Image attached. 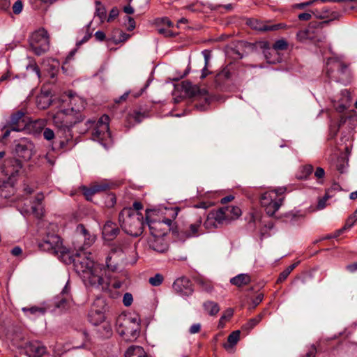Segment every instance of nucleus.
<instances>
[{"label":"nucleus","instance_id":"obj_1","mask_svg":"<svg viewBox=\"0 0 357 357\" xmlns=\"http://www.w3.org/2000/svg\"><path fill=\"white\" fill-rule=\"evenodd\" d=\"M84 108V101L78 97L68 96L62 100V105L56 112H50L54 125L58 128L56 142L52 144V151H68L77 144L72 127L83 120L81 111Z\"/></svg>","mask_w":357,"mask_h":357},{"label":"nucleus","instance_id":"obj_2","mask_svg":"<svg viewBox=\"0 0 357 357\" xmlns=\"http://www.w3.org/2000/svg\"><path fill=\"white\" fill-rule=\"evenodd\" d=\"M75 271L82 278L86 286L96 287L101 289L109 288V282L103 278V269L95 263L90 252L77 251L71 256Z\"/></svg>","mask_w":357,"mask_h":357},{"label":"nucleus","instance_id":"obj_3","mask_svg":"<svg viewBox=\"0 0 357 357\" xmlns=\"http://www.w3.org/2000/svg\"><path fill=\"white\" fill-rule=\"evenodd\" d=\"M178 211L179 208L178 207L165 208L160 211L147 209L146 211V219L151 236H153V231H164L160 228L162 223L171 226L172 221L178 215Z\"/></svg>","mask_w":357,"mask_h":357},{"label":"nucleus","instance_id":"obj_4","mask_svg":"<svg viewBox=\"0 0 357 357\" xmlns=\"http://www.w3.org/2000/svg\"><path fill=\"white\" fill-rule=\"evenodd\" d=\"M143 215L141 213L132 210L131 208H123L119 215L122 229L130 236H139L144 229Z\"/></svg>","mask_w":357,"mask_h":357},{"label":"nucleus","instance_id":"obj_5","mask_svg":"<svg viewBox=\"0 0 357 357\" xmlns=\"http://www.w3.org/2000/svg\"><path fill=\"white\" fill-rule=\"evenodd\" d=\"M22 168V164L20 160L6 159L0 171V189L13 188L17 181Z\"/></svg>","mask_w":357,"mask_h":357},{"label":"nucleus","instance_id":"obj_6","mask_svg":"<svg viewBox=\"0 0 357 357\" xmlns=\"http://www.w3.org/2000/svg\"><path fill=\"white\" fill-rule=\"evenodd\" d=\"M284 192V188H278L266 191L261 195V206L264 208L267 215L272 216L280 208L284 199L282 196Z\"/></svg>","mask_w":357,"mask_h":357},{"label":"nucleus","instance_id":"obj_7","mask_svg":"<svg viewBox=\"0 0 357 357\" xmlns=\"http://www.w3.org/2000/svg\"><path fill=\"white\" fill-rule=\"evenodd\" d=\"M140 317L138 314L133 317H124L119 319L118 333L127 341H132L137 337L140 332Z\"/></svg>","mask_w":357,"mask_h":357},{"label":"nucleus","instance_id":"obj_8","mask_svg":"<svg viewBox=\"0 0 357 357\" xmlns=\"http://www.w3.org/2000/svg\"><path fill=\"white\" fill-rule=\"evenodd\" d=\"M326 73L331 80L344 82L349 75V65L338 58H329L326 62Z\"/></svg>","mask_w":357,"mask_h":357},{"label":"nucleus","instance_id":"obj_9","mask_svg":"<svg viewBox=\"0 0 357 357\" xmlns=\"http://www.w3.org/2000/svg\"><path fill=\"white\" fill-rule=\"evenodd\" d=\"M29 44L36 55H41L49 50L50 36L44 29H39L31 33L29 37Z\"/></svg>","mask_w":357,"mask_h":357},{"label":"nucleus","instance_id":"obj_10","mask_svg":"<svg viewBox=\"0 0 357 357\" xmlns=\"http://www.w3.org/2000/svg\"><path fill=\"white\" fill-rule=\"evenodd\" d=\"M40 250L50 253L64 255L67 249L63 245L60 236L55 234H47L38 243Z\"/></svg>","mask_w":357,"mask_h":357},{"label":"nucleus","instance_id":"obj_11","mask_svg":"<svg viewBox=\"0 0 357 357\" xmlns=\"http://www.w3.org/2000/svg\"><path fill=\"white\" fill-rule=\"evenodd\" d=\"M109 117L104 114L96 123V126L92 131V137L94 140L100 142L105 144L111 137V133L109 128Z\"/></svg>","mask_w":357,"mask_h":357},{"label":"nucleus","instance_id":"obj_12","mask_svg":"<svg viewBox=\"0 0 357 357\" xmlns=\"http://www.w3.org/2000/svg\"><path fill=\"white\" fill-rule=\"evenodd\" d=\"M45 126L46 122L45 120L38 119L26 123L25 130L34 135L39 134L43 130V135L44 139L50 142L52 144L53 142H56V135L52 129L45 128Z\"/></svg>","mask_w":357,"mask_h":357},{"label":"nucleus","instance_id":"obj_13","mask_svg":"<svg viewBox=\"0 0 357 357\" xmlns=\"http://www.w3.org/2000/svg\"><path fill=\"white\" fill-rule=\"evenodd\" d=\"M202 220L198 217L194 222L187 223L179 229L178 235L180 239L185 240L187 238L197 237L203 232L201 230Z\"/></svg>","mask_w":357,"mask_h":357},{"label":"nucleus","instance_id":"obj_14","mask_svg":"<svg viewBox=\"0 0 357 357\" xmlns=\"http://www.w3.org/2000/svg\"><path fill=\"white\" fill-rule=\"evenodd\" d=\"M89 321L93 325H98L105 320V302L97 298L93 303L88 314Z\"/></svg>","mask_w":357,"mask_h":357},{"label":"nucleus","instance_id":"obj_15","mask_svg":"<svg viewBox=\"0 0 357 357\" xmlns=\"http://www.w3.org/2000/svg\"><path fill=\"white\" fill-rule=\"evenodd\" d=\"M173 289L181 296H188L193 292L192 282L186 277L176 279L173 283Z\"/></svg>","mask_w":357,"mask_h":357},{"label":"nucleus","instance_id":"obj_16","mask_svg":"<svg viewBox=\"0 0 357 357\" xmlns=\"http://www.w3.org/2000/svg\"><path fill=\"white\" fill-rule=\"evenodd\" d=\"M222 219L224 224H227L231 220L237 219L241 215V210L235 206H223L216 210Z\"/></svg>","mask_w":357,"mask_h":357},{"label":"nucleus","instance_id":"obj_17","mask_svg":"<svg viewBox=\"0 0 357 357\" xmlns=\"http://www.w3.org/2000/svg\"><path fill=\"white\" fill-rule=\"evenodd\" d=\"M165 231H153V236L149 240V247L158 252H164L168 248V245L164 238Z\"/></svg>","mask_w":357,"mask_h":357},{"label":"nucleus","instance_id":"obj_18","mask_svg":"<svg viewBox=\"0 0 357 357\" xmlns=\"http://www.w3.org/2000/svg\"><path fill=\"white\" fill-rule=\"evenodd\" d=\"M248 24L252 29L260 31H275L284 29L285 27V24L282 23L269 25L266 22L258 20L257 19L250 20L248 22Z\"/></svg>","mask_w":357,"mask_h":357},{"label":"nucleus","instance_id":"obj_19","mask_svg":"<svg viewBox=\"0 0 357 357\" xmlns=\"http://www.w3.org/2000/svg\"><path fill=\"white\" fill-rule=\"evenodd\" d=\"M24 113L18 111L14 113L10 118V128L13 131H22L26 127V122L24 119Z\"/></svg>","mask_w":357,"mask_h":357},{"label":"nucleus","instance_id":"obj_20","mask_svg":"<svg viewBox=\"0 0 357 357\" xmlns=\"http://www.w3.org/2000/svg\"><path fill=\"white\" fill-rule=\"evenodd\" d=\"M222 225H224L222 219L220 218V215L216 210L212 211L208 214L204 223V226L208 230L218 228Z\"/></svg>","mask_w":357,"mask_h":357},{"label":"nucleus","instance_id":"obj_21","mask_svg":"<svg viewBox=\"0 0 357 357\" xmlns=\"http://www.w3.org/2000/svg\"><path fill=\"white\" fill-rule=\"evenodd\" d=\"M126 245L124 244L121 245L119 247H114L111 249V252L106 258V266L112 271H115L118 268V261L115 259L114 255L118 252H123Z\"/></svg>","mask_w":357,"mask_h":357},{"label":"nucleus","instance_id":"obj_22","mask_svg":"<svg viewBox=\"0 0 357 357\" xmlns=\"http://www.w3.org/2000/svg\"><path fill=\"white\" fill-rule=\"evenodd\" d=\"M120 229L117 225L112 221H107L102 228V236L106 241L114 240L119 234Z\"/></svg>","mask_w":357,"mask_h":357},{"label":"nucleus","instance_id":"obj_23","mask_svg":"<svg viewBox=\"0 0 357 357\" xmlns=\"http://www.w3.org/2000/svg\"><path fill=\"white\" fill-rule=\"evenodd\" d=\"M46 351V347L38 342H30L26 346V353L29 357H42Z\"/></svg>","mask_w":357,"mask_h":357},{"label":"nucleus","instance_id":"obj_24","mask_svg":"<svg viewBox=\"0 0 357 357\" xmlns=\"http://www.w3.org/2000/svg\"><path fill=\"white\" fill-rule=\"evenodd\" d=\"M70 292V286L68 282L66 283L64 288L63 289L61 293V298L59 301L56 303V306L58 308H66L70 305V303L73 301V298Z\"/></svg>","mask_w":357,"mask_h":357},{"label":"nucleus","instance_id":"obj_25","mask_svg":"<svg viewBox=\"0 0 357 357\" xmlns=\"http://www.w3.org/2000/svg\"><path fill=\"white\" fill-rule=\"evenodd\" d=\"M251 282V277L248 274L241 273L230 279V283L237 287L248 285Z\"/></svg>","mask_w":357,"mask_h":357},{"label":"nucleus","instance_id":"obj_26","mask_svg":"<svg viewBox=\"0 0 357 357\" xmlns=\"http://www.w3.org/2000/svg\"><path fill=\"white\" fill-rule=\"evenodd\" d=\"M161 24L166 26L167 27H158L157 31L158 33L165 36V37H172L175 34L173 33V31L169 29L171 26H172L173 24L172 22L167 18H162L160 20H158Z\"/></svg>","mask_w":357,"mask_h":357},{"label":"nucleus","instance_id":"obj_27","mask_svg":"<svg viewBox=\"0 0 357 357\" xmlns=\"http://www.w3.org/2000/svg\"><path fill=\"white\" fill-rule=\"evenodd\" d=\"M22 311L26 316L31 318L45 314L46 308L44 307L31 306L30 307H23Z\"/></svg>","mask_w":357,"mask_h":357},{"label":"nucleus","instance_id":"obj_28","mask_svg":"<svg viewBox=\"0 0 357 357\" xmlns=\"http://www.w3.org/2000/svg\"><path fill=\"white\" fill-rule=\"evenodd\" d=\"M32 144L26 139H22L21 141L16 144L15 151L19 155L25 157L26 153L31 149Z\"/></svg>","mask_w":357,"mask_h":357},{"label":"nucleus","instance_id":"obj_29","mask_svg":"<svg viewBox=\"0 0 357 357\" xmlns=\"http://www.w3.org/2000/svg\"><path fill=\"white\" fill-rule=\"evenodd\" d=\"M240 331H233L227 337V342L224 343L223 347L227 351L231 350L240 339Z\"/></svg>","mask_w":357,"mask_h":357},{"label":"nucleus","instance_id":"obj_30","mask_svg":"<svg viewBox=\"0 0 357 357\" xmlns=\"http://www.w3.org/2000/svg\"><path fill=\"white\" fill-rule=\"evenodd\" d=\"M313 166L311 165H305L300 167L297 173L296 178L299 180H305L312 173Z\"/></svg>","mask_w":357,"mask_h":357},{"label":"nucleus","instance_id":"obj_31","mask_svg":"<svg viewBox=\"0 0 357 357\" xmlns=\"http://www.w3.org/2000/svg\"><path fill=\"white\" fill-rule=\"evenodd\" d=\"M203 307L204 310L211 316H215L220 311L218 304L214 301H207L204 303Z\"/></svg>","mask_w":357,"mask_h":357},{"label":"nucleus","instance_id":"obj_32","mask_svg":"<svg viewBox=\"0 0 357 357\" xmlns=\"http://www.w3.org/2000/svg\"><path fill=\"white\" fill-rule=\"evenodd\" d=\"M264 313H260L257 315L255 317L249 319L247 323L243 325L242 329L245 331H250L252 330L255 326H257L263 319Z\"/></svg>","mask_w":357,"mask_h":357},{"label":"nucleus","instance_id":"obj_33","mask_svg":"<svg viewBox=\"0 0 357 357\" xmlns=\"http://www.w3.org/2000/svg\"><path fill=\"white\" fill-rule=\"evenodd\" d=\"M37 106L40 109H47L51 103V99L47 95L41 94L36 99Z\"/></svg>","mask_w":357,"mask_h":357},{"label":"nucleus","instance_id":"obj_34","mask_svg":"<svg viewBox=\"0 0 357 357\" xmlns=\"http://www.w3.org/2000/svg\"><path fill=\"white\" fill-rule=\"evenodd\" d=\"M144 352V349L139 346H130L125 352L124 357H132L133 356H138L140 357Z\"/></svg>","mask_w":357,"mask_h":357},{"label":"nucleus","instance_id":"obj_35","mask_svg":"<svg viewBox=\"0 0 357 357\" xmlns=\"http://www.w3.org/2000/svg\"><path fill=\"white\" fill-rule=\"evenodd\" d=\"M96 15L98 16L101 22L106 19V9L100 1H96Z\"/></svg>","mask_w":357,"mask_h":357},{"label":"nucleus","instance_id":"obj_36","mask_svg":"<svg viewBox=\"0 0 357 357\" xmlns=\"http://www.w3.org/2000/svg\"><path fill=\"white\" fill-rule=\"evenodd\" d=\"M198 284L202 291L210 293L213 289V284L212 282L206 279H199Z\"/></svg>","mask_w":357,"mask_h":357},{"label":"nucleus","instance_id":"obj_37","mask_svg":"<svg viewBox=\"0 0 357 357\" xmlns=\"http://www.w3.org/2000/svg\"><path fill=\"white\" fill-rule=\"evenodd\" d=\"M296 264H293L290 266H289L287 268H286L282 273H280L279 277L277 280L278 283H281L283 281H284L289 275L291 273V272L296 268Z\"/></svg>","mask_w":357,"mask_h":357},{"label":"nucleus","instance_id":"obj_38","mask_svg":"<svg viewBox=\"0 0 357 357\" xmlns=\"http://www.w3.org/2000/svg\"><path fill=\"white\" fill-rule=\"evenodd\" d=\"M76 231L77 233L82 234L84 236V239H87L89 241V244H90L91 242L94 241V237L90 236L88 230L85 228L84 225H78Z\"/></svg>","mask_w":357,"mask_h":357},{"label":"nucleus","instance_id":"obj_39","mask_svg":"<svg viewBox=\"0 0 357 357\" xmlns=\"http://www.w3.org/2000/svg\"><path fill=\"white\" fill-rule=\"evenodd\" d=\"M347 165L348 161L343 156L338 157L335 163V168L340 173H343Z\"/></svg>","mask_w":357,"mask_h":357},{"label":"nucleus","instance_id":"obj_40","mask_svg":"<svg viewBox=\"0 0 357 357\" xmlns=\"http://www.w3.org/2000/svg\"><path fill=\"white\" fill-rule=\"evenodd\" d=\"M297 40L300 42H303L307 39H311L312 38V35L310 33V29H305L299 31L296 34Z\"/></svg>","mask_w":357,"mask_h":357},{"label":"nucleus","instance_id":"obj_41","mask_svg":"<svg viewBox=\"0 0 357 357\" xmlns=\"http://www.w3.org/2000/svg\"><path fill=\"white\" fill-rule=\"evenodd\" d=\"M103 278L105 279V281H108L109 282V288L107 289H102L103 291H109L111 287L118 289L122 287L123 283L115 278H111L106 276L103 277Z\"/></svg>","mask_w":357,"mask_h":357},{"label":"nucleus","instance_id":"obj_42","mask_svg":"<svg viewBox=\"0 0 357 357\" xmlns=\"http://www.w3.org/2000/svg\"><path fill=\"white\" fill-rule=\"evenodd\" d=\"M183 87L185 91L191 96H195L199 92V88L195 85H192L190 82H184Z\"/></svg>","mask_w":357,"mask_h":357},{"label":"nucleus","instance_id":"obj_43","mask_svg":"<svg viewBox=\"0 0 357 357\" xmlns=\"http://www.w3.org/2000/svg\"><path fill=\"white\" fill-rule=\"evenodd\" d=\"M164 281V277L160 273H156L149 279V282L153 287L160 286Z\"/></svg>","mask_w":357,"mask_h":357},{"label":"nucleus","instance_id":"obj_44","mask_svg":"<svg viewBox=\"0 0 357 357\" xmlns=\"http://www.w3.org/2000/svg\"><path fill=\"white\" fill-rule=\"evenodd\" d=\"M273 48L276 51L286 50L288 48V43L284 39L278 40L273 45Z\"/></svg>","mask_w":357,"mask_h":357},{"label":"nucleus","instance_id":"obj_45","mask_svg":"<svg viewBox=\"0 0 357 357\" xmlns=\"http://www.w3.org/2000/svg\"><path fill=\"white\" fill-rule=\"evenodd\" d=\"M31 213L38 218H40L43 215V208L41 205L38 204H32L31 206Z\"/></svg>","mask_w":357,"mask_h":357},{"label":"nucleus","instance_id":"obj_46","mask_svg":"<svg viewBox=\"0 0 357 357\" xmlns=\"http://www.w3.org/2000/svg\"><path fill=\"white\" fill-rule=\"evenodd\" d=\"M209 56L205 53L204 54V59H205V66L204 68L202 69V75H201V79L206 78L208 75L211 74L212 73L208 69V65L209 63Z\"/></svg>","mask_w":357,"mask_h":357},{"label":"nucleus","instance_id":"obj_47","mask_svg":"<svg viewBox=\"0 0 357 357\" xmlns=\"http://www.w3.org/2000/svg\"><path fill=\"white\" fill-rule=\"evenodd\" d=\"M94 193L96 194L100 192H103L109 189V185L105 183H95L91 185Z\"/></svg>","mask_w":357,"mask_h":357},{"label":"nucleus","instance_id":"obj_48","mask_svg":"<svg viewBox=\"0 0 357 357\" xmlns=\"http://www.w3.org/2000/svg\"><path fill=\"white\" fill-rule=\"evenodd\" d=\"M82 192L87 200H91L92 197L95 195L91 185L90 187L83 186Z\"/></svg>","mask_w":357,"mask_h":357},{"label":"nucleus","instance_id":"obj_49","mask_svg":"<svg viewBox=\"0 0 357 357\" xmlns=\"http://www.w3.org/2000/svg\"><path fill=\"white\" fill-rule=\"evenodd\" d=\"M23 9V3L21 0H17L13 6V11L15 15L20 14Z\"/></svg>","mask_w":357,"mask_h":357},{"label":"nucleus","instance_id":"obj_50","mask_svg":"<svg viewBox=\"0 0 357 357\" xmlns=\"http://www.w3.org/2000/svg\"><path fill=\"white\" fill-rule=\"evenodd\" d=\"M133 301L132 295L130 293H126L123 298V303L125 306L129 307Z\"/></svg>","mask_w":357,"mask_h":357},{"label":"nucleus","instance_id":"obj_51","mask_svg":"<svg viewBox=\"0 0 357 357\" xmlns=\"http://www.w3.org/2000/svg\"><path fill=\"white\" fill-rule=\"evenodd\" d=\"M231 77V73L227 68H224L220 73L218 74L217 78L228 79Z\"/></svg>","mask_w":357,"mask_h":357},{"label":"nucleus","instance_id":"obj_52","mask_svg":"<svg viewBox=\"0 0 357 357\" xmlns=\"http://www.w3.org/2000/svg\"><path fill=\"white\" fill-rule=\"evenodd\" d=\"M355 222L356 220H354V219H353V218L350 215L347 218L344 227L342 229L339 230V234H340L343 230L350 229L354 225Z\"/></svg>","mask_w":357,"mask_h":357},{"label":"nucleus","instance_id":"obj_53","mask_svg":"<svg viewBox=\"0 0 357 357\" xmlns=\"http://www.w3.org/2000/svg\"><path fill=\"white\" fill-rule=\"evenodd\" d=\"M119 15V10L117 8H113L109 14L107 21L108 22H112Z\"/></svg>","mask_w":357,"mask_h":357},{"label":"nucleus","instance_id":"obj_54","mask_svg":"<svg viewBox=\"0 0 357 357\" xmlns=\"http://www.w3.org/2000/svg\"><path fill=\"white\" fill-rule=\"evenodd\" d=\"M329 191H330V190H328L326 192L324 197L319 201L318 206H317L319 209H323L325 207L326 202L330 197V196H329Z\"/></svg>","mask_w":357,"mask_h":357},{"label":"nucleus","instance_id":"obj_55","mask_svg":"<svg viewBox=\"0 0 357 357\" xmlns=\"http://www.w3.org/2000/svg\"><path fill=\"white\" fill-rule=\"evenodd\" d=\"M325 176V171L321 167H317L314 172V176L318 179H323Z\"/></svg>","mask_w":357,"mask_h":357},{"label":"nucleus","instance_id":"obj_56","mask_svg":"<svg viewBox=\"0 0 357 357\" xmlns=\"http://www.w3.org/2000/svg\"><path fill=\"white\" fill-rule=\"evenodd\" d=\"M200 330H201V324H194L190 326V328L189 329V332L191 334H195V333H199L200 331Z\"/></svg>","mask_w":357,"mask_h":357},{"label":"nucleus","instance_id":"obj_57","mask_svg":"<svg viewBox=\"0 0 357 357\" xmlns=\"http://www.w3.org/2000/svg\"><path fill=\"white\" fill-rule=\"evenodd\" d=\"M10 3L9 0H0V9L7 10L10 7Z\"/></svg>","mask_w":357,"mask_h":357},{"label":"nucleus","instance_id":"obj_58","mask_svg":"<svg viewBox=\"0 0 357 357\" xmlns=\"http://www.w3.org/2000/svg\"><path fill=\"white\" fill-rule=\"evenodd\" d=\"M96 39L98 41H103L106 38V36L103 31H98L94 35Z\"/></svg>","mask_w":357,"mask_h":357},{"label":"nucleus","instance_id":"obj_59","mask_svg":"<svg viewBox=\"0 0 357 357\" xmlns=\"http://www.w3.org/2000/svg\"><path fill=\"white\" fill-rule=\"evenodd\" d=\"M45 158L46 160L47 161V162L50 163V165H53L54 164L56 156L54 155H52L51 153H50V152L47 153L45 155Z\"/></svg>","mask_w":357,"mask_h":357},{"label":"nucleus","instance_id":"obj_60","mask_svg":"<svg viewBox=\"0 0 357 357\" xmlns=\"http://www.w3.org/2000/svg\"><path fill=\"white\" fill-rule=\"evenodd\" d=\"M44 199V195L42 193H38L36 195L35 199L32 204H38V205H41L42 202Z\"/></svg>","mask_w":357,"mask_h":357},{"label":"nucleus","instance_id":"obj_61","mask_svg":"<svg viewBox=\"0 0 357 357\" xmlns=\"http://www.w3.org/2000/svg\"><path fill=\"white\" fill-rule=\"evenodd\" d=\"M10 252L13 256L18 257L22 255V250L20 247L16 246L11 250Z\"/></svg>","mask_w":357,"mask_h":357},{"label":"nucleus","instance_id":"obj_62","mask_svg":"<svg viewBox=\"0 0 357 357\" xmlns=\"http://www.w3.org/2000/svg\"><path fill=\"white\" fill-rule=\"evenodd\" d=\"M311 17V14L307 13H303L298 15V19L302 21H308Z\"/></svg>","mask_w":357,"mask_h":357},{"label":"nucleus","instance_id":"obj_63","mask_svg":"<svg viewBox=\"0 0 357 357\" xmlns=\"http://www.w3.org/2000/svg\"><path fill=\"white\" fill-rule=\"evenodd\" d=\"M263 299H264V294L261 293L259 294L253 301L255 307L258 305L263 301Z\"/></svg>","mask_w":357,"mask_h":357},{"label":"nucleus","instance_id":"obj_64","mask_svg":"<svg viewBox=\"0 0 357 357\" xmlns=\"http://www.w3.org/2000/svg\"><path fill=\"white\" fill-rule=\"evenodd\" d=\"M316 353V348L312 347L303 357H315Z\"/></svg>","mask_w":357,"mask_h":357}]
</instances>
